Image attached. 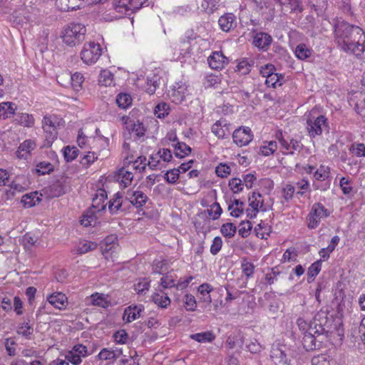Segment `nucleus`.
Segmentation results:
<instances>
[{"label": "nucleus", "mask_w": 365, "mask_h": 365, "mask_svg": "<svg viewBox=\"0 0 365 365\" xmlns=\"http://www.w3.org/2000/svg\"><path fill=\"white\" fill-rule=\"evenodd\" d=\"M364 31L356 26L336 19L334 24V38L337 47L346 53L359 58L365 51Z\"/></svg>", "instance_id": "f257e3e1"}, {"label": "nucleus", "mask_w": 365, "mask_h": 365, "mask_svg": "<svg viewBox=\"0 0 365 365\" xmlns=\"http://www.w3.org/2000/svg\"><path fill=\"white\" fill-rule=\"evenodd\" d=\"M86 34V28L84 24L71 22L63 29L61 38L66 46L73 48L80 45L85 40Z\"/></svg>", "instance_id": "f03ea898"}, {"label": "nucleus", "mask_w": 365, "mask_h": 365, "mask_svg": "<svg viewBox=\"0 0 365 365\" xmlns=\"http://www.w3.org/2000/svg\"><path fill=\"white\" fill-rule=\"evenodd\" d=\"M314 113V111L312 110L307 120V129L309 135L312 138L322 133L323 128L327 127V121L324 115H320L316 117Z\"/></svg>", "instance_id": "7ed1b4c3"}, {"label": "nucleus", "mask_w": 365, "mask_h": 365, "mask_svg": "<svg viewBox=\"0 0 365 365\" xmlns=\"http://www.w3.org/2000/svg\"><path fill=\"white\" fill-rule=\"evenodd\" d=\"M102 255L107 260L114 261L120 250L117 237L115 235L107 236L101 242Z\"/></svg>", "instance_id": "20e7f679"}, {"label": "nucleus", "mask_w": 365, "mask_h": 365, "mask_svg": "<svg viewBox=\"0 0 365 365\" xmlns=\"http://www.w3.org/2000/svg\"><path fill=\"white\" fill-rule=\"evenodd\" d=\"M101 55V48L98 43L89 42L84 44L81 52V60L87 65L95 63Z\"/></svg>", "instance_id": "39448f33"}, {"label": "nucleus", "mask_w": 365, "mask_h": 365, "mask_svg": "<svg viewBox=\"0 0 365 365\" xmlns=\"http://www.w3.org/2000/svg\"><path fill=\"white\" fill-rule=\"evenodd\" d=\"M329 215V212L322 204L319 202L314 203L308 216V227L314 228L319 226L320 220L327 217Z\"/></svg>", "instance_id": "423d86ee"}, {"label": "nucleus", "mask_w": 365, "mask_h": 365, "mask_svg": "<svg viewBox=\"0 0 365 365\" xmlns=\"http://www.w3.org/2000/svg\"><path fill=\"white\" fill-rule=\"evenodd\" d=\"M100 130L98 128L96 130V137L95 138H88L86 135H84L83 132L80 130L78 131V137H77V143L78 146L81 148L86 146L87 143H90L92 140L93 143L95 144H101V148L104 149L108 146L109 140L108 138L104 137L103 135L99 133Z\"/></svg>", "instance_id": "0eeeda50"}, {"label": "nucleus", "mask_w": 365, "mask_h": 365, "mask_svg": "<svg viewBox=\"0 0 365 365\" xmlns=\"http://www.w3.org/2000/svg\"><path fill=\"white\" fill-rule=\"evenodd\" d=\"M252 138L253 135L249 127H240L232 133L233 142L239 147L248 145Z\"/></svg>", "instance_id": "6e6552de"}, {"label": "nucleus", "mask_w": 365, "mask_h": 365, "mask_svg": "<svg viewBox=\"0 0 365 365\" xmlns=\"http://www.w3.org/2000/svg\"><path fill=\"white\" fill-rule=\"evenodd\" d=\"M289 349L285 345L279 344H273L270 357L272 361L277 365H284L288 362Z\"/></svg>", "instance_id": "1a4fd4ad"}, {"label": "nucleus", "mask_w": 365, "mask_h": 365, "mask_svg": "<svg viewBox=\"0 0 365 365\" xmlns=\"http://www.w3.org/2000/svg\"><path fill=\"white\" fill-rule=\"evenodd\" d=\"M99 0H56V4L59 10L68 11L80 9L84 4H93Z\"/></svg>", "instance_id": "9d476101"}, {"label": "nucleus", "mask_w": 365, "mask_h": 365, "mask_svg": "<svg viewBox=\"0 0 365 365\" xmlns=\"http://www.w3.org/2000/svg\"><path fill=\"white\" fill-rule=\"evenodd\" d=\"M330 178V169L329 167L321 165L319 168H317L314 172V178L317 181L324 182V184L322 186H320L317 184H314L316 190H326L330 186V180H329Z\"/></svg>", "instance_id": "9b49d317"}, {"label": "nucleus", "mask_w": 365, "mask_h": 365, "mask_svg": "<svg viewBox=\"0 0 365 365\" xmlns=\"http://www.w3.org/2000/svg\"><path fill=\"white\" fill-rule=\"evenodd\" d=\"M148 0H114L113 6L118 12L140 9Z\"/></svg>", "instance_id": "f8f14e48"}, {"label": "nucleus", "mask_w": 365, "mask_h": 365, "mask_svg": "<svg viewBox=\"0 0 365 365\" xmlns=\"http://www.w3.org/2000/svg\"><path fill=\"white\" fill-rule=\"evenodd\" d=\"M125 198L136 207L143 206L148 200V196L143 191L133 189L127 191Z\"/></svg>", "instance_id": "ddd939ff"}, {"label": "nucleus", "mask_w": 365, "mask_h": 365, "mask_svg": "<svg viewBox=\"0 0 365 365\" xmlns=\"http://www.w3.org/2000/svg\"><path fill=\"white\" fill-rule=\"evenodd\" d=\"M207 62L212 69L221 70L229 60L222 51H215L207 58Z\"/></svg>", "instance_id": "4468645a"}, {"label": "nucleus", "mask_w": 365, "mask_h": 365, "mask_svg": "<svg viewBox=\"0 0 365 365\" xmlns=\"http://www.w3.org/2000/svg\"><path fill=\"white\" fill-rule=\"evenodd\" d=\"M230 124L225 119H220L212 126V132L219 139H224L230 134Z\"/></svg>", "instance_id": "2eb2a0df"}, {"label": "nucleus", "mask_w": 365, "mask_h": 365, "mask_svg": "<svg viewBox=\"0 0 365 365\" xmlns=\"http://www.w3.org/2000/svg\"><path fill=\"white\" fill-rule=\"evenodd\" d=\"M189 94L187 86L184 83H176L173 86L170 97L175 103H180Z\"/></svg>", "instance_id": "dca6fc26"}, {"label": "nucleus", "mask_w": 365, "mask_h": 365, "mask_svg": "<svg viewBox=\"0 0 365 365\" xmlns=\"http://www.w3.org/2000/svg\"><path fill=\"white\" fill-rule=\"evenodd\" d=\"M220 29L225 32H229L237 26L236 16L232 13H226L218 19Z\"/></svg>", "instance_id": "f3484780"}, {"label": "nucleus", "mask_w": 365, "mask_h": 365, "mask_svg": "<svg viewBox=\"0 0 365 365\" xmlns=\"http://www.w3.org/2000/svg\"><path fill=\"white\" fill-rule=\"evenodd\" d=\"M303 147L301 140L297 138L282 140V149L284 154H294V152H300Z\"/></svg>", "instance_id": "a211bd4d"}, {"label": "nucleus", "mask_w": 365, "mask_h": 365, "mask_svg": "<svg viewBox=\"0 0 365 365\" xmlns=\"http://www.w3.org/2000/svg\"><path fill=\"white\" fill-rule=\"evenodd\" d=\"M47 302L54 308L63 309L67 305V297L62 292H54L46 297Z\"/></svg>", "instance_id": "6ab92c4d"}, {"label": "nucleus", "mask_w": 365, "mask_h": 365, "mask_svg": "<svg viewBox=\"0 0 365 365\" xmlns=\"http://www.w3.org/2000/svg\"><path fill=\"white\" fill-rule=\"evenodd\" d=\"M42 128L46 133V138L48 142H53L57 138L56 127L51 117L45 116L43 118Z\"/></svg>", "instance_id": "aec40b11"}, {"label": "nucleus", "mask_w": 365, "mask_h": 365, "mask_svg": "<svg viewBox=\"0 0 365 365\" xmlns=\"http://www.w3.org/2000/svg\"><path fill=\"white\" fill-rule=\"evenodd\" d=\"M107 198V193L104 189L97 190L92 200V207L93 212H101L106 209V205L104 203Z\"/></svg>", "instance_id": "412c9836"}, {"label": "nucleus", "mask_w": 365, "mask_h": 365, "mask_svg": "<svg viewBox=\"0 0 365 365\" xmlns=\"http://www.w3.org/2000/svg\"><path fill=\"white\" fill-rule=\"evenodd\" d=\"M123 354L121 349H103L98 354V356L101 360L108 361L113 362L118 359Z\"/></svg>", "instance_id": "4be33fe9"}, {"label": "nucleus", "mask_w": 365, "mask_h": 365, "mask_svg": "<svg viewBox=\"0 0 365 365\" xmlns=\"http://www.w3.org/2000/svg\"><path fill=\"white\" fill-rule=\"evenodd\" d=\"M144 310V307L142 304L135 305L133 307H128L124 310L123 319L130 323L136 319L139 318L140 313Z\"/></svg>", "instance_id": "5701e85b"}, {"label": "nucleus", "mask_w": 365, "mask_h": 365, "mask_svg": "<svg viewBox=\"0 0 365 365\" xmlns=\"http://www.w3.org/2000/svg\"><path fill=\"white\" fill-rule=\"evenodd\" d=\"M250 206L252 207L251 212H250V210H247V216H250V217H253L256 215V213L258 212L259 207H262L263 205V200L261 194L258 192H253L252 196L249 197Z\"/></svg>", "instance_id": "b1692460"}, {"label": "nucleus", "mask_w": 365, "mask_h": 365, "mask_svg": "<svg viewBox=\"0 0 365 365\" xmlns=\"http://www.w3.org/2000/svg\"><path fill=\"white\" fill-rule=\"evenodd\" d=\"M98 247L97 243L87 240H81L74 248L71 250L73 255H83L90 251L95 250Z\"/></svg>", "instance_id": "393cba45"}, {"label": "nucleus", "mask_w": 365, "mask_h": 365, "mask_svg": "<svg viewBox=\"0 0 365 365\" xmlns=\"http://www.w3.org/2000/svg\"><path fill=\"white\" fill-rule=\"evenodd\" d=\"M36 143L32 140H26L24 141L19 147L16 152L18 158H27L30 153L36 148Z\"/></svg>", "instance_id": "a878e982"}, {"label": "nucleus", "mask_w": 365, "mask_h": 365, "mask_svg": "<svg viewBox=\"0 0 365 365\" xmlns=\"http://www.w3.org/2000/svg\"><path fill=\"white\" fill-rule=\"evenodd\" d=\"M272 41V38L270 35L266 33L259 32L256 34L254 36L252 43L255 46L260 49H264L271 44Z\"/></svg>", "instance_id": "bb28decb"}, {"label": "nucleus", "mask_w": 365, "mask_h": 365, "mask_svg": "<svg viewBox=\"0 0 365 365\" xmlns=\"http://www.w3.org/2000/svg\"><path fill=\"white\" fill-rule=\"evenodd\" d=\"M153 302L161 308H167L171 302L170 297L168 294L165 293L162 290H159L158 292L154 293L152 296Z\"/></svg>", "instance_id": "cd10ccee"}, {"label": "nucleus", "mask_w": 365, "mask_h": 365, "mask_svg": "<svg viewBox=\"0 0 365 365\" xmlns=\"http://www.w3.org/2000/svg\"><path fill=\"white\" fill-rule=\"evenodd\" d=\"M108 210L110 214H115L118 211L125 210L123 207L122 196L119 192L115 193L113 197L109 201Z\"/></svg>", "instance_id": "c85d7f7f"}, {"label": "nucleus", "mask_w": 365, "mask_h": 365, "mask_svg": "<svg viewBox=\"0 0 365 365\" xmlns=\"http://www.w3.org/2000/svg\"><path fill=\"white\" fill-rule=\"evenodd\" d=\"M245 202L238 199L231 200L228 205V210L233 217H238L244 211Z\"/></svg>", "instance_id": "c756f323"}, {"label": "nucleus", "mask_w": 365, "mask_h": 365, "mask_svg": "<svg viewBox=\"0 0 365 365\" xmlns=\"http://www.w3.org/2000/svg\"><path fill=\"white\" fill-rule=\"evenodd\" d=\"M16 106L11 102H3L0 103V118L6 119L14 114Z\"/></svg>", "instance_id": "7c9ffc66"}, {"label": "nucleus", "mask_w": 365, "mask_h": 365, "mask_svg": "<svg viewBox=\"0 0 365 365\" xmlns=\"http://www.w3.org/2000/svg\"><path fill=\"white\" fill-rule=\"evenodd\" d=\"M91 304L102 308H107L110 305L107 296L103 294L96 292L90 297Z\"/></svg>", "instance_id": "2f4dec72"}, {"label": "nucleus", "mask_w": 365, "mask_h": 365, "mask_svg": "<svg viewBox=\"0 0 365 365\" xmlns=\"http://www.w3.org/2000/svg\"><path fill=\"white\" fill-rule=\"evenodd\" d=\"M294 53L299 60H306L312 54V50L304 43H299L295 48Z\"/></svg>", "instance_id": "473e14b6"}, {"label": "nucleus", "mask_w": 365, "mask_h": 365, "mask_svg": "<svg viewBox=\"0 0 365 365\" xmlns=\"http://www.w3.org/2000/svg\"><path fill=\"white\" fill-rule=\"evenodd\" d=\"M281 6L288 7L291 13L299 14L304 10L302 0H283Z\"/></svg>", "instance_id": "72a5a7b5"}, {"label": "nucleus", "mask_w": 365, "mask_h": 365, "mask_svg": "<svg viewBox=\"0 0 365 365\" xmlns=\"http://www.w3.org/2000/svg\"><path fill=\"white\" fill-rule=\"evenodd\" d=\"M133 178V174L125 170L124 168H121L118 170L116 179L120 182V185H123L124 187H128L132 182Z\"/></svg>", "instance_id": "f704fd0d"}, {"label": "nucleus", "mask_w": 365, "mask_h": 365, "mask_svg": "<svg viewBox=\"0 0 365 365\" xmlns=\"http://www.w3.org/2000/svg\"><path fill=\"white\" fill-rule=\"evenodd\" d=\"M284 82V76L282 74L274 73L268 79H265V85L268 88H275L277 86H281Z\"/></svg>", "instance_id": "c9c22d12"}, {"label": "nucleus", "mask_w": 365, "mask_h": 365, "mask_svg": "<svg viewBox=\"0 0 365 365\" xmlns=\"http://www.w3.org/2000/svg\"><path fill=\"white\" fill-rule=\"evenodd\" d=\"M190 338L200 343L211 342L215 339V335L211 331L196 333L190 335Z\"/></svg>", "instance_id": "e433bc0d"}, {"label": "nucleus", "mask_w": 365, "mask_h": 365, "mask_svg": "<svg viewBox=\"0 0 365 365\" xmlns=\"http://www.w3.org/2000/svg\"><path fill=\"white\" fill-rule=\"evenodd\" d=\"M220 0H202L201 2V9L204 12L211 14L217 10L220 6Z\"/></svg>", "instance_id": "4c0bfd02"}, {"label": "nucleus", "mask_w": 365, "mask_h": 365, "mask_svg": "<svg viewBox=\"0 0 365 365\" xmlns=\"http://www.w3.org/2000/svg\"><path fill=\"white\" fill-rule=\"evenodd\" d=\"M302 342L307 351L314 350L319 346V345L316 344V336L309 334V332L304 333Z\"/></svg>", "instance_id": "58836bf2"}, {"label": "nucleus", "mask_w": 365, "mask_h": 365, "mask_svg": "<svg viewBox=\"0 0 365 365\" xmlns=\"http://www.w3.org/2000/svg\"><path fill=\"white\" fill-rule=\"evenodd\" d=\"M240 263L242 273L246 276L247 279L252 277L255 268L253 263L250 262L247 257H242Z\"/></svg>", "instance_id": "ea45409f"}, {"label": "nucleus", "mask_w": 365, "mask_h": 365, "mask_svg": "<svg viewBox=\"0 0 365 365\" xmlns=\"http://www.w3.org/2000/svg\"><path fill=\"white\" fill-rule=\"evenodd\" d=\"M41 201V198L38 196V192H32L29 194H26L22 197L21 202L25 206L31 207L36 205V203Z\"/></svg>", "instance_id": "a19ab883"}, {"label": "nucleus", "mask_w": 365, "mask_h": 365, "mask_svg": "<svg viewBox=\"0 0 365 365\" xmlns=\"http://www.w3.org/2000/svg\"><path fill=\"white\" fill-rule=\"evenodd\" d=\"M177 275L171 272H168L160 279V284L164 289L175 287Z\"/></svg>", "instance_id": "79ce46f5"}, {"label": "nucleus", "mask_w": 365, "mask_h": 365, "mask_svg": "<svg viewBox=\"0 0 365 365\" xmlns=\"http://www.w3.org/2000/svg\"><path fill=\"white\" fill-rule=\"evenodd\" d=\"M322 269V260H317L312 263L307 271V282H312L315 277L319 273Z\"/></svg>", "instance_id": "37998d69"}, {"label": "nucleus", "mask_w": 365, "mask_h": 365, "mask_svg": "<svg viewBox=\"0 0 365 365\" xmlns=\"http://www.w3.org/2000/svg\"><path fill=\"white\" fill-rule=\"evenodd\" d=\"M253 63L252 61L244 58L238 62L235 71L240 75H247L250 72Z\"/></svg>", "instance_id": "c03bdc74"}, {"label": "nucleus", "mask_w": 365, "mask_h": 365, "mask_svg": "<svg viewBox=\"0 0 365 365\" xmlns=\"http://www.w3.org/2000/svg\"><path fill=\"white\" fill-rule=\"evenodd\" d=\"M16 120L19 125L31 128L34 125L35 120L32 115L29 113H18Z\"/></svg>", "instance_id": "a18cd8bd"}, {"label": "nucleus", "mask_w": 365, "mask_h": 365, "mask_svg": "<svg viewBox=\"0 0 365 365\" xmlns=\"http://www.w3.org/2000/svg\"><path fill=\"white\" fill-rule=\"evenodd\" d=\"M93 211L88 210L85 215H83L80 222L81 225L85 227H96L97 223V218L94 215Z\"/></svg>", "instance_id": "49530a36"}, {"label": "nucleus", "mask_w": 365, "mask_h": 365, "mask_svg": "<svg viewBox=\"0 0 365 365\" xmlns=\"http://www.w3.org/2000/svg\"><path fill=\"white\" fill-rule=\"evenodd\" d=\"M212 289V286L207 283L202 284L198 287V292L202 296L201 299L204 302L207 304H210L212 302V298L210 293Z\"/></svg>", "instance_id": "de8ad7c7"}, {"label": "nucleus", "mask_w": 365, "mask_h": 365, "mask_svg": "<svg viewBox=\"0 0 365 365\" xmlns=\"http://www.w3.org/2000/svg\"><path fill=\"white\" fill-rule=\"evenodd\" d=\"M191 153V148L185 143H178L175 145V155L177 158H182Z\"/></svg>", "instance_id": "09e8293b"}, {"label": "nucleus", "mask_w": 365, "mask_h": 365, "mask_svg": "<svg viewBox=\"0 0 365 365\" xmlns=\"http://www.w3.org/2000/svg\"><path fill=\"white\" fill-rule=\"evenodd\" d=\"M116 103L119 108L125 109L131 105L132 98L129 94L119 93L116 97Z\"/></svg>", "instance_id": "8fccbe9b"}, {"label": "nucleus", "mask_w": 365, "mask_h": 365, "mask_svg": "<svg viewBox=\"0 0 365 365\" xmlns=\"http://www.w3.org/2000/svg\"><path fill=\"white\" fill-rule=\"evenodd\" d=\"M98 82L101 86H109L113 83V76L109 71L103 70L99 75Z\"/></svg>", "instance_id": "3c124183"}, {"label": "nucleus", "mask_w": 365, "mask_h": 365, "mask_svg": "<svg viewBox=\"0 0 365 365\" xmlns=\"http://www.w3.org/2000/svg\"><path fill=\"white\" fill-rule=\"evenodd\" d=\"M170 107L166 103L162 102L158 103L154 110V113L158 118H163L169 113Z\"/></svg>", "instance_id": "603ef678"}, {"label": "nucleus", "mask_w": 365, "mask_h": 365, "mask_svg": "<svg viewBox=\"0 0 365 365\" xmlns=\"http://www.w3.org/2000/svg\"><path fill=\"white\" fill-rule=\"evenodd\" d=\"M63 157L66 162H71L76 158L78 154V150L74 146H66L63 150Z\"/></svg>", "instance_id": "864d4df0"}, {"label": "nucleus", "mask_w": 365, "mask_h": 365, "mask_svg": "<svg viewBox=\"0 0 365 365\" xmlns=\"http://www.w3.org/2000/svg\"><path fill=\"white\" fill-rule=\"evenodd\" d=\"M24 177H17L11 184V187L19 192H23L28 187Z\"/></svg>", "instance_id": "5fc2aeb1"}, {"label": "nucleus", "mask_w": 365, "mask_h": 365, "mask_svg": "<svg viewBox=\"0 0 365 365\" xmlns=\"http://www.w3.org/2000/svg\"><path fill=\"white\" fill-rule=\"evenodd\" d=\"M53 166L51 163L46 161L40 162L36 165V172L38 175H43L53 171Z\"/></svg>", "instance_id": "6e6d98bb"}, {"label": "nucleus", "mask_w": 365, "mask_h": 365, "mask_svg": "<svg viewBox=\"0 0 365 365\" xmlns=\"http://www.w3.org/2000/svg\"><path fill=\"white\" fill-rule=\"evenodd\" d=\"M69 76L73 88L76 91H78L81 88L84 80L83 75L81 73L76 72Z\"/></svg>", "instance_id": "4d7b16f0"}, {"label": "nucleus", "mask_w": 365, "mask_h": 365, "mask_svg": "<svg viewBox=\"0 0 365 365\" xmlns=\"http://www.w3.org/2000/svg\"><path fill=\"white\" fill-rule=\"evenodd\" d=\"M325 331V329L321 324L317 323V317H314V322H310L309 331V334H313L314 336H319L322 334Z\"/></svg>", "instance_id": "13d9d810"}, {"label": "nucleus", "mask_w": 365, "mask_h": 365, "mask_svg": "<svg viewBox=\"0 0 365 365\" xmlns=\"http://www.w3.org/2000/svg\"><path fill=\"white\" fill-rule=\"evenodd\" d=\"M180 173V169H170V170L167 171V173L165 174L164 178L168 183L174 184L177 182L179 178Z\"/></svg>", "instance_id": "bf43d9fd"}, {"label": "nucleus", "mask_w": 365, "mask_h": 365, "mask_svg": "<svg viewBox=\"0 0 365 365\" xmlns=\"http://www.w3.org/2000/svg\"><path fill=\"white\" fill-rule=\"evenodd\" d=\"M349 150L357 157H365V145L364 143H354L351 144Z\"/></svg>", "instance_id": "052dcab7"}, {"label": "nucleus", "mask_w": 365, "mask_h": 365, "mask_svg": "<svg viewBox=\"0 0 365 365\" xmlns=\"http://www.w3.org/2000/svg\"><path fill=\"white\" fill-rule=\"evenodd\" d=\"M161 160L158 157L157 153L150 157L148 165L151 170H160L163 168V165L161 164Z\"/></svg>", "instance_id": "680f3d73"}, {"label": "nucleus", "mask_w": 365, "mask_h": 365, "mask_svg": "<svg viewBox=\"0 0 365 365\" xmlns=\"http://www.w3.org/2000/svg\"><path fill=\"white\" fill-rule=\"evenodd\" d=\"M183 302L185 305V308L188 311L193 312L197 307L196 300L194 296L192 294H187L185 295Z\"/></svg>", "instance_id": "e2e57ef3"}, {"label": "nucleus", "mask_w": 365, "mask_h": 365, "mask_svg": "<svg viewBox=\"0 0 365 365\" xmlns=\"http://www.w3.org/2000/svg\"><path fill=\"white\" fill-rule=\"evenodd\" d=\"M32 327L29 322H24L19 324L17 328V333L25 337H29L32 334Z\"/></svg>", "instance_id": "0e129e2a"}, {"label": "nucleus", "mask_w": 365, "mask_h": 365, "mask_svg": "<svg viewBox=\"0 0 365 365\" xmlns=\"http://www.w3.org/2000/svg\"><path fill=\"white\" fill-rule=\"evenodd\" d=\"M276 72V68L271 63H267L260 67L259 73L263 78L268 79V78Z\"/></svg>", "instance_id": "69168bd1"}, {"label": "nucleus", "mask_w": 365, "mask_h": 365, "mask_svg": "<svg viewBox=\"0 0 365 365\" xmlns=\"http://www.w3.org/2000/svg\"><path fill=\"white\" fill-rule=\"evenodd\" d=\"M37 240L38 237L29 232L22 237L21 242L24 247H29L34 245L36 242Z\"/></svg>", "instance_id": "338daca9"}, {"label": "nucleus", "mask_w": 365, "mask_h": 365, "mask_svg": "<svg viewBox=\"0 0 365 365\" xmlns=\"http://www.w3.org/2000/svg\"><path fill=\"white\" fill-rule=\"evenodd\" d=\"M279 274L280 272L276 267L272 268L270 272L267 273L264 277L267 284L269 285L274 284L277 280Z\"/></svg>", "instance_id": "774afa93"}]
</instances>
